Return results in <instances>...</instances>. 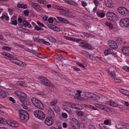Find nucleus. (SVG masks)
I'll use <instances>...</instances> for the list:
<instances>
[{"label":"nucleus","mask_w":129,"mask_h":129,"mask_svg":"<svg viewBox=\"0 0 129 129\" xmlns=\"http://www.w3.org/2000/svg\"><path fill=\"white\" fill-rule=\"evenodd\" d=\"M37 23L40 26V27H41V26L42 27H43L44 26V24L41 23H40L38 21H37Z\"/></svg>","instance_id":"60"},{"label":"nucleus","mask_w":129,"mask_h":129,"mask_svg":"<svg viewBox=\"0 0 129 129\" xmlns=\"http://www.w3.org/2000/svg\"><path fill=\"white\" fill-rule=\"evenodd\" d=\"M124 126L125 125H122L121 124H118V126H117V127L119 129L122 128H124Z\"/></svg>","instance_id":"45"},{"label":"nucleus","mask_w":129,"mask_h":129,"mask_svg":"<svg viewBox=\"0 0 129 129\" xmlns=\"http://www.w3.org/2000/svg\"><path fill=\"white\" fill-rule=\"evenodd\" d=\"M21 94V95L19 98V103L22 101H25L27 99V95L25 93L22 92V93Z\"/></svg>","instance_id":"12"},{"label":"nucleus","mask_w":129,"mask_h":129,"mask_svg":"<svg viewBox=\"0 0 129 129\" xmlns=\"http://www.w3.org/2000/svg\"><path fill=\"white\" fill-rule=\"evenodd\" d=\"M17 46L19 47H20V48H23V49H24L25 50H26V47H24V46L22 45H21L20 44H18V45H17Z\"/></svg>","instance_id":"55"},{"label":"nucleus","mask_w":129,"mask_h":129,"mask_svg":"<svg viewBox=\"0 0 129 129\" xmlns=\"http://www.w3.org/2000/svg\"><path fill=\"white\" fill-rule=\"evenodd\" d=\"M85 96L90 99L94 100H98L100 99V97L95 95L88 92H86L85 93Z\"/></svg>","instance_id":"8"},{"label":"nucleus","mask_w":129,"mask_h":129,"mask_svg":"<svg viewBox=\"0 0 129 129\" xmlns=\"http://www.w3.org/2000/svg\"><path fill=\"white\" fill-rule=\"evenodd\" d=\"M113 52V50L109 49L106 50L104 52V54L105 55H108L110 54H112Z\"/></svg>","instance_id":"19"},{"label":"nucleus","mask_w":129,"mask_h":129,"mask_svg":"<svg viewBox=\"0 0 129 129\" xmlns=\"http://www.w3.org/2000/svg\"><path fill=\"white\" fill-rule=\"evenodd\" d=\"M93 2L96 7L98 6V5L99 4V2L97 0H94Z\"/></svg>","instance_id":"49"},{"label":"nucleus","mask_w":129,"mask_h":129,"mask_svg":"<svg viewBox=\"0 0 129 129\" xmlns=\"http://www.w3.org/2000/svg\"><path fill=\"white\" fill-rule=\"evenodd\" d=\"M26 99L24 101H22L20 102L23 105H25L27 106H30L31 104L30 103L29 100Z\"/></svg>","instance_id":"21"},{"label":"nucleus","mask_w":129,"mask_h":129,"mask_svg":"<svg viewBox=\"0 0 129 129\" xmlns=\"http://www.w3.org/2000/svg\"><path fill=\"white\" fill-rule=\"evenodd\" d=\"M17 62V63H16V64H17L20 66H22V64H23V63L22 61L19 60H18Z\"/></svg>","instance_id":"57"},{"label":"nucleus","mask_w":129,"mask_h":129,"mask_svg":"<svg viewBox=\"0 0 129 129\" xmlns=\"http://www.w3.org/2000/svg\"><path fill=\"white\" fill-rule=\"evenodd\" d=\"M117 43L121 44L122 42V39L120 38H117L116 40Z\"/></svg>","instance_id":"48"},{"label":"nucleus","mask_w":129,"mask_h":129,"mask_svg":"<svg viewBox=\"0 0 129 129\" xmlns=\"http://www.w3.org/2000/svg\"><path fill=\"white\" fill-rule=\"evenodd\" d=\"M105 24L106 26H108L110 29H112L113 28V25L111 23L106 22Z\"/></svg>","instance_id":"25"},{"label":"nucleus","mask_w":129,"mask_h":129,"mask_svg":"<svg viewBox=\"0 0 129 129\" xmlns=\"http://www.w3.org/2000/svg\"><path fill=\"white\" fill-rule=\"evenodd\" d=\"M107 19L113 21H115L117 20L118 17L116 14L112 12H108L106 14Z\"/></svg>","instance_id":"6"},{"label":"nucleus","mask_w":129,"mask_h":129,"mask_svg":"<svg viewBox=\"0 0 129 129\" xmlns=\"http://www.w3.org/2000/svg\"><path fill=\"white\" fill-rule=\"evenodd\" d=\"M108 104L111 106L115 107H117L118 106V105L117 103H115L112 101H108Z\"/></svg>","instance_id":"17"},{"label":"nucleus","mask_w":129,"mask_h":129,"mask_svg":"<svg viewBox=\"0 0 129 129\" xmlns=\"http://www.w3.org/2000/svg\"><path fill=\"white\" fill-rule=\"evenodd\" d=\"M9 100L10 101L12 102L13 103H15V100L12 97H10L9 98Z\"/></svg>","instance_id":"56"},{"label":"nucleus","mask_w":129,"mask_h":129,"mask_svg":"<svg viewBox=\"0 0 129 129\" xmlns=\"http://www.w3.org/2000/svg\"><path fill=\"white\" fill-rule=\"evenodd\" d=\"M77 104H71V105L72 108L76 109H80L79 108L77 107Z\"/></svg>","instance_id":"34"},{"label":"nucleus","mask_w":129,"mask_h":129,"mask_svg":"<svg viewBox=\"0 0 129 129\" xmlns=\"http://www.w3.org/2000/svg\"><path fill=\"white\" fill-rule=\"evenodd\" d=\"M81 34L86 37H89V34L83 31L82 32Z\"/></svg>","instance_id":"54"},{"label":"nucleus","mask_w":129,"mask_h":129,"mask_svg":"<svg viewBox=\"0 0 129 129\" xmlns=\"http://www.w3.org/2000/svg\"><path fill=\"white\" fill-rule=\"evenodd\" d=\"M19 30L20 31H22L24 33H28L29 34L30 33V31L27 29H25L24 28H22L21 29H19Z\"/></svg>","instance_id":"26"},{"label":"nucleus","mask_w":129,"mask_h":129,"mask_svg":"<svg viewBox=\"0 0 129 129\" xmlns=\"http://www.w3.org/2000/svg\"><path fill=\"white\" fill-rule=\"evenodd\" d=\"M56 18L57 20H59L60 22L66 23H69V22L66 19L59 17H57Z\"/></svg>","instance_id":"18"},{"label":"nucleus","mask_w":129,"mask_h":129,"mask_svg":"<svg viewBox=\"0 0 129 129\" xmlns=\"http://www.w3.org/2000/svg\"><path fill=\"white\" fill-rule=\"evenodd\" d=\"M38 79L41 81L45 85L54 88L55 86L51 83L47 79L42 77H39Z\"/></svg>","instance_id":"5"},{"label":"nucleus","mask_w":129,"mask_h":129,"mask_svg":"<svg viewBox=\"0 0 129 129\" xmlns=\"http://www.w3.org/2000/svg\"><path fill=\"white\" fill-rule=\"evenodd\" d=\"M84 113L83 112L81 111H78L77 113V115L80 116H82Z\"/></svg>","instance_id":"44"},{"label":"nucleus","mask_w":129,"mask_h":129,"mask_svg":"<svg viewBox=\"0 0 129 129\" xmlns=\"http://www.w3.org/2000/svg\"><path fill=\"white\" fill-rule=\"evenodd\" d=\"M38 1L40 4H43L44 6H46V5L48 4V3L45 0H38Z\"/></svg>","instance_id":"24"},{"label":"nucleus","mask_w":129,"mask_h":129,"mask_svg":"<svg viewBox=\"0 0 129 129\" xmlns=\"http://www.w3.org/2000/svg\"><path fill=\"white\" fill-rule=\"evenodd\" d=\"M5 119L3 118H0V123H4L5 121Z\"/></svg>","instance_id":"53"},{"label":"nucleus","mask_w":129,"mask_h":129,"mask_svg":"<svg viewBox=\"0 0 129 129\" xmlns=\"http://www.w3.org/2000/svg\"><path fill=\"white\" fill-rule=\"evenodd\" d=\"M48 21L50 23H52L53 21V20L51 18H49L48 19Z\"/></svg>","instance_id":"63"},{"label":"nucleus","mask_w":129,"mask_h":129,"mask_svg":"<svg viewBox=\"0 0 129 129\" xmlns=\"http://www.w3.org/2000/svg\"><path fill=\"white\" fill-rule=\"evenodd\" d=\"M22 25L25 27L27 26L29 28H31L32 27L30 24L27 22L26 21L24 20L23 21Z\"/></svg>","instance_id":"20"},{"label":"nucleus","mask_w":129,"mask_h":129,"mask_svg":"<svg viewBox=\"0 0 129 129\" xmlns=\"http://www.w3.org/2000/svg\"><path fill=\"white\" fill-rule=\"evenodd\" d=\"M24 14L26 16H27L28 15L29 11L27 10H25L23 11Z\"/></svg>","instance_id":"51"},{"label":"nucleus","mask_w":129,"mask_h":129,"mask_svg":"<svg viewBox=\"0 0 129 129\" xmlns=\"http://www.w3.org/2000/svg\"><path fill=\"white\" fill-rule=\"evenodd\" d=\"M10 60L12 62H13L16 64V63H17V61L18 60L14 59L13 58H10Z\"/></svg>","instance_id":"42"},{"label":"nucleus","mask_w":129,"mask_h":129,"mask_svg":"<svg viewBox=\"0 0 129 129\" xmlns=\"http://www.w3.org/2000/svg\"><path fill=\"white\" fill-rule=\"evenodd\" d=\"M96 13L98 16L101 18L104 17L105 15V14L104 13L101 11H98Z\"/></svg>","instance_id":"16"},{"label":"nucleus","mask_w":129,"mask_h":129,"mask_svg":"<svg viewBox=\"0 0 129 129\" xmlns=\"http://www.w3.org/2000/svg\"><path fill=\"white\" fill-rule=\"evenodd\" d=\"M56 8L57 10H61L64 11V15L66 16L67 15V12L68 11V9L63 7H60L57 6H56Z\"/></svg>","instance_id":"14"},{"label":"nucleus","mask_w":129,"mask_h":129,"mask_svg":"<svg viewBox=\"0 0 129 129\" xmlns=\"http://www.w3.org/2000/svg\"><path fill=\"white\" fill-rule=\"evenodd\" d=\"M112 79H114V81L117 82H120L121 81V80L120 79L116 78L115 77H113Z\"/></svg>","instance_id":"41"},{"label":"nucleus","mask_w":129,"mask_h":129,"mask_svg":"<svg viewBox=\"0 0 129 129\" xmlns=\"http://www.w3.org/2000/svg\"><path fill=\"white\" fill-rule=\"evenodd\" d=\"M54 30L56 31H59L60 30V29L58 27L55 26L54 29Z\"/></svg>","instance_id":"59"},{"label":"nucleus","mask_w":129,"mask_h":129,"mask_svg":"<svg viewBox=\"0 0 129 129\" xmlns=\"http://www.w3.org/2000/svg\"><path fill=\"white\" fill-rule=\"evenodd\" d=\"M19 126L18 124L15 122H12L11 124V126L12 127H18Z\"/></svg>","instance_id":"28"},{"label":"nucleus","mask_w":129,"mask_h":129,"mask_svg":"<svg viewBox=\"0 0 129 129\" xmlns=\"http://www.w3.org/2000/svg\"><path fill=\"white\" fill-rule=\"evenodd\" d=\"M76 42L82 44V45L81 46L83 47L88 48V49H91V46L89 45L87 42L81 39H77Z\"/></svg>","instance_id":"7"},{"label":"nucleus","mask_w":129,"mask_h":129,"mask_svg":"<svg viewBox=\"0 0 129 129\" xmlns=\"http://www.w3.org/2000/svg\"><path fill=\"white\" fill-rule=\"evenodd\" d=\"M53 109L56 112H58L60 111V108L58 106H55L53 108Z\"/></svg>","instance_id":"33"},{"label":"nucleus","mask_w":129,"mask_h":129,"mask_svg":"<svg viewBox=\"0 0 129 129\" xmlns=\"http://www.w3.org/2000/svg\"><path fill=\"white\" fill-rule=\"evenodd\" d=\"M22 92L19 90H17L15 91V93L17 96L19 97L20 95H21V94L22 93Z\"/></svg>","instance_id":"36"},{"label":"nucleus","mask_w":129,"mask_h":129,"mask_svg":"<svg viewBox=\"0 0 129 129\" xmlns=\"http://www.w3.org/2000/svg\"><path fill=\"white\" fill-rule=\"evenodd\" d=\"M105 3L106 6L109 8H112L114 6V4L111 0H105Z\"/></svg>","instance_id":"15"},{"label":"nucleus","mask_w":129,"mask_h":129,"mask_svg":"<svg viewBox=\"0 0 129 129\" xmlns=\"http://www.w3.org/2000/svg\"><path fill=\"white\" fill-rule=\"evenodd\" d=\"M89 129H95V127L92 125H90L89 126Z\"/></svg>","instance_id":"64"},{"label":"nucleus","mask_w":129,"mask_h":129,"mask_svg":"<svg viewBox=\"0 0 129 129\" xmlns=\"http://www.w3.org/2000/svg\"><path fill=\"white\" fill-rule=\"evenodd\" d=\"M119 24L122 27H126L129 26V18H125L121 19L119 22Z\"/></svg>","instance_id":"4"},{"label":"nucleus","mask_w":129,"mask_h":129,"mask_svg":"<svg viewBox=\"0 0 129 129\" xmlns=\"http://www.w3.org/2000/svg\"><path fill=\"white\" fill-rule=\"evenodd\" d=\"M62 116L63 118H67L68 115L67 114L65 113H62Z\"/></svg>","instance_id":"46"},{"label":"nucleus","mask_w":129,"mask_h":129,"mask_svg":"<svg viewBox=\"0 0 129 129\" xmlns=\"http://www.w3.org/2000/svg\"><path fill=\"white\" fill-rule=\"evenodd\" d=\"M54 120L52 118L50 117L46 118L45 121V123L48 125H50L54 122Z\"/></svg>","instance_id":"10"},{"label":"nucleus","mask_w":129,"mask_h":129,"mask_svg":"<svg viewBox=\"0 0 129 129\" xmlns=\"http://www.w3.org/2000/svg\"><path fill=\"white\" fill-rule=\"evenodd\" d=\"M50 41L53 42H55L56 41L55 39L52 36H49L47 38Z\"/></svg>","instance_id":"29"},{"label":"nucleus","mask_w":129,"mask_h":129,"mask_svg":"<svg viewBox=\"0 0 129 129\" xmlns=\"http://www.w3.org/2000/svg\"><path fill=\"white\" fill-rule=\"evenodd\" d=\"M19 116L20 119L23 122H25L28 119L29 115L27 112L22 109L19 110Z\"/></svg>","instance_id":"1"},{"label":"nucleus","mask_w":129,"mask_h":129,"mask_svg":"<svg viewBox=\"0 0 129 129\" xmlns=\"http://www.w3.org/2000/svg\"><path fill=\"white\" fill-rule=\"evenodd\" d=\"M129 14V11L125 8L123 12V15H128Z\"/></svg>","instance_id":"30"},{"label":"nucleus","mask_w":129,"mask_h":129,"mask_svg":"<svg viewBox=\"0 0 129 129\" xmlns=\"http://www.w3.org/2000/svg\"><path fill=\"white\" fill-rule=\"evenodd\" d=\"M125 8L123 7H119L117 9V11L120 14L123 15Z\"/></svg>","instance_id":"22"},{"label":"nucleus","mask_w":129,"mask_h":129,"mask_svg":"<svg viewBox=\"0 0 129 129\" xmlns=\"http://www.w3.org/2000/svg\"><path fill=\"white\" fill-rule=\"evenodd\" d=\"M99 108H100L101 109L104 110L107 108V107L106 106L101 105H100V106Z\"/></svg>","instance_id":"52"},{"label":"nucleus","mask_w":129,"mask_h":129,"mask_svg":"<svg viewBox=\"0 0 129 129\" xmlns=\"http://www.w3.org/2000/svg\"><path fill=\"white\" fill-rule=\"evenodd\" d=\"M40 27H39L37 25H36L35 26V29L36 30H40Z\"/></svg>","instance_id":"58"},{"label":"nucleus","mask_w":129,"mask_h":129,"mask_svg":"<svg viewBox=\"0 0 129 129\" xmlns=\"http://www.w3.org/2000/svg\"><path fill=\"white\" fill-rule=\"evenodd\" d=\"M77 40V39H75L74 38H71L70 37V40H69L72 41H73L76 42Z\"/></svg>","instance_id":"62"},{"label":"nucleus","mask_w":129,"mask_h":129,"mask_svg":"<svg viewBox=\"0 0 129 129\" xmlns=\"http://www.w3.org/2000/svg\"><path fill=\"white\" fill-rule=\"evenodd\" d=\"M120 91L122 94L126 95L127 94V93H128V91L126 90H124L122 89H120L119 90Z\"/></svg>","instance_id":"31"},{"label":"nucleus","mask_w":129,"mask_h":129,"mask_svg":"<svg viewBox=\"0 0 129 129\" xmlns=\"http://www.w3.org/2000/svg\"><path fill=\"white\" fill-rule=\"evenodd\" d=\"M31 4L33 8L36 10L40 12H43L41 8L38 4L33 2H31Z\"/></svg>","instance_id":"9"},{"label":"nucleus","mask_w":129,"mask_h":129,"mask_svg":"<svg viewBox=\"0 0 129 129\" xmlns=\"http://www.w3.org/2000/svg\"><path fill=\"white\" fill-rule=\"evenodd\" d=\"M77 64L79 66H80L82 68H85V66L83 64L81 63L80 62H77Z\"/></svg>","instance_id":"43"},{"label":"nucleus","mask_w":129,"mask_h":129,"mask_svg":"<svg viewBox=\"0 0 129 129\" xmlns=\"http://www.w3.org/2000/svg\"><path fill=\"white\" fill-rule=\"evenodd\" d=\"M31 101L33 104L36 107L41 109L43 108V104L38 99L35 97L33 98Z\"/></svg>","instance_id":"2"},{"label":"nucleus","mask_w":129,"mask_h":129,"mask_svg":"<svg viewBox=\"0 0 129 129\" xmlns=\"http://www.w3.org/2000/svg\"><path fill=\"white\" fill-rule=\"evenodd\" d=\"M6 95V93L4 91L1 90V89L0 92V98H5Z\"/></svg>","instance_id":"23"},{"label":"nucleus","mask_w":129,"mask_h":129,"mask_svg":"<svg viewBox=\"0 0 129 129\" xmlns=\"http://www.w3.org/2000/svg\"><path fill=\"white\" fill-rule=\"evenodd\" d=\"M81 53L82 54L85 55L87 57H88L89 54L88 52H87L86 51H82V52H81Z\"/></svg>","instance_id":"35"},{"label":"nucleus","mask_w":129,"mask_h":129,"mask_svg":"<svg viewBox=\"0 0 129 129\" xmlns=\"http://www.w3.org/2000/svg\"><path fill=\"white\" fill-rule=\"evenodd\" d=\"M17 20H15L12 21L11 23V24H12L15 25H16L17 24Z\"/></svg>","instance_id":"47"},{"label":"nucleus","mask_w":129,"mask_h":129,"mask_svg":"<svg viewBox=\"0 0 129 129\" xmlns=\"http://www.w3.org/2000/svg\"><path fill=\"white\" fill-rule=\"evenodd\" d=\"M54 25L52 24H49L47 26L48 28L54 30L55 27Z\"/></svg>","instance_id":"38"},{"label":"nucleus","mask_w":129,"mask_h":129,"mask_svg":"<svg viewBox=\"0 0 129 129\" xmlns=\"http://www.w3.org/2000/svg\"><path fill=\"white\" fill-rule=\"evenodd\" d=\"M22 4H20L19 3H18L17 6V7L18 8H22Z\"/></svg>","instance_id":"61"},{"label":"nucleus","mask_w":129,"mask_h":129,"mask_svg":"<svg viewBox=\"0 0 129 129\" xmlns=\"http://www.w3.org/2000/svg\"><path fill=\"white\" fill-rule=\"evenodd\" d=\"M123 69L125 70L126 71L129 72V67L126 66H123L122 67Z\"/></svg>","instance_id":"50"},{"label":"nucleus","mask_w":129,"mask_h":129,"mask_svg":"<svg viewBox=\"0 0 129 129\" xmlns=\"http://www.w3.org/2000/svg\"><path fill=\"white\" fill-rule=\"evenodd\" d=\"M2 48L3 49H5L6 50H8L9 51H10L11 49H12L11 47H9L6 46H4L2 47Z\"/></svg>","instance_id":"37"},{"label":"nucleus","mask_w":129,"mask_h":129,"mask_svg":"<svg viewBox=\"0 0 129 129\" xmlns=\"http://www.w3.org/2000/svg\"><path fill=\"white\" fill-rule=\"evenodd\" d=\"M67 3L68 4L74 6H76L77 5V3H76L75 2L71 0H68Z\"/></svg>","instance_id":"27"},{"label":"nucleus","mask_w":129,"mask_h":129,"mask_svg":"<svg viewBox=\"0 0 129 129\" xmlns=\"http://www.w3.org/2000/svg\"><path fill=\"white\" fill-rule=\"evenodd\" d=\"M121 49V51L122 53L129 56V47H123Z\"/></svg>","instance_id":"13"},{"label":"nucleus","mask_w":129,"mask_h":129,"mask_svg":"<svg viewBox=\"0 0 129 129\" xmlns=\"http://www.w3.org/2000/svg\"><path fill=\"white\" fill-rule=\"evenodd\" d=\"M57 100H54L50 103V104L52 106H54L57 103Z\"/></svg>","instance_id":"40"},{"label":"nucleus","mask_w":129,"mask_h":129,"mask_svg":"<svg viewBox=\"0 0 129 129\" xmlns=\"http://www.w3.org/2000/svg\"><path fill=\"white\" fill-rule=\"evenodd\" d=\"M109 73L110 75H111V77L112 78L115 77L116 74L114 71H109Z\"/></svg>","instance_id":"32"},{"label":"nucleus","mask_w":129,"mask_h":129,"mask_svg":"<svg viewBox=\"0 0 129 129\" xmlns=\"http://www.w3.org/2000/svg\"><path fill=\"white\" fill-rule=\"evenodd\" d=\"M17 83L22 86H23L24 85V82L23 81H18L17 82Z\"/></svg>","instance_id":"39"},{"label":"nucleus","mask_w":129,"mask_h":129,"mask_svg":"<svg viewBox=\"0 0 129 129\" xmlns=\"http://www.w3.org/2000/svg\"><path fill=\"white\" fill-rule=\"evenodd\" d=\"M108 44L110 47L113 49H115L117 47V44L114 41L111 40L110 41Z\"/></svg>","instance_id":"11"},{"label":"nucleus","mask_w":129,"mask_h":129,"mask_svg":"<svg viewBox=\"0 0 129 129\" xmlns=\"http://www.w3.org/2000/svg\"><path fill=\"white\" fill-rule=\"evenodd\" d=\"M35 116L40 119L43 120L45 117V115L42 111L40 110H36L33 112Z\"/></svg>","instance_id":"3"}]
</instances>
